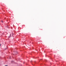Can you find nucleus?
I'll list each match as a JSON object with an SVG mask.
<instances>
[{
  "mask_svg": "<svg viewBox=\"0 0 66 66\" xmlns=\"http://www.w3.org/2000/svg\"><path fill=\"white\" fill-rule=\"evenodd\" d=\"M11 34H10V36H9V38H10V37H11Z\"/></svg>",
  "mask_w": 66,
  "mask_h": 66,
  "instance_id": "nucleus-1",
  "label": "nucleus"
},
{
  "mask_svg": "<svg viewBox=\"0 0 66 66\" xmlns=\"http://www.w3.org/2000/svg\"><path fill=\"white\" fill-rule=\"evenodd\" d=\"M12 36H13V35H14V34L13 33H12Z\"/></svg>",
  "mask_w": 66,
  "mask_h": 66,
  "instance_id": "nucleus-2",
  "label": "nucleus"
},
{
  "mask_svg": "<svg viewBox=\"0 0 66 66\" xmlns=\"http://www.w3.org/2000/svg\"><path fill=\"white\" fill-rule=\"evenodd\" d=\"M2 22H3V21H2Z\"/></svg>",
  "mask_w": 66,
  "mask_h": 66,
  "instance_id": "nucleus-3",
  "label": "nucleus"
},
{
  "mask_svg": "<svg viewBox=\"0 0 66 66\" xmlns=\"http://www.w3.org/2000/svg\"><path fill=\"white\" fill-rule=\"evenodd\" d=\"M5 66H7V65H5Z\"/></svg>",
  "mask_w": 66,
  "mask_h": 66,
  "instance_id": "nucleus-4",
  "label": "nucleus"
},
{
  "mask_svg": "<svg viewBox=\"0 0 66 66\" xmlns=\"http://www.w3.org/2000/svg\"><path fill=\"white\" fill-rule=\"evenodd\" d=\"M1 46V44H0V46Z\"/></svg>",
  "mask_w": 66,
  "mask_h": 66,
  "instance_id": "nucleus-5",
  "label": "nucleus"
},
{
  "mask_svg": "<svg viewBox=\"0 0 66 66\" xmlns=\"http://www.w3.org/2000/svg\"><path fill=\"white\" fill-rule=\"evenodd\" d=\"M41 60H42V59H41Z\"/></svg>",
  "mask_w": 66,
  "mask_h": 66,
  "instance_id": "nucleus-6",
  "label": "nucleus"
}]
</instances>
